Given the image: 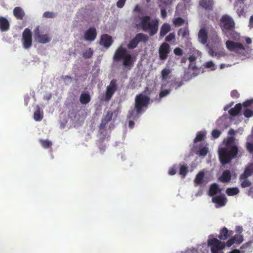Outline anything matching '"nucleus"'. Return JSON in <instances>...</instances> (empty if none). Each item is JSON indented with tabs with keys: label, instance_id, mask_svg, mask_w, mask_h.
I'll list each match as a JSON object with an SVG mask.
<instances>
[{
	"label": "nucleus",
	"instance_id": "dca6fc26",
	"mask_svg": "<svg viewBox=\"0 0 253 253\" xmlns=\"http://www.w3.org/2000/svg\"><path fill=\"white\" fill-rule=\"evenodd\" d=\"M113 41L111 36L108 34H103L100 37V44L108 48L112 44Z\"/></svg>",
	"mask_w": 253,
	"mask_h": 253
},
{
	"label": "nucleus",
	"instance_id": "a211bd4d",
	"mask_svg": "<svg viewBox=\"0 0 253 253\" xmlns=\"http://www.w3.org/2000/svg\"><path fill=\"white\" fill-rule=\"evenodd\" d=\"M233 234L232 230H228V229L223 227L220 229L219 231V234L217 236V237L220 240H226L228 237L231 236Z\"/></svg>",
	"mask_w": 253,
	"mask_h": 253
},
{
	"label": "nucleus",
	"instance_id": "37998d69",
	"mask_svg": "<svg viewBox=\"0 0 253 253\" xmlns=\"http://www.w3.org/2000/svg\"><path fill=\"white\" fill-rule=\"evenodd\" d=\"M170 92V89H164V90H161L159 94L160 98H162L168 95V94H169Z\"/></svg>",
	"mask_w": 253,
	"mask_h": 253
},
{
	"label": "nucleus",
	"instance_id": "5fc2aeb1",
	"mask_svg": "<svg viewBox=\"0 0 253 253\" xmlns=\"http://www.w3.org/2000/svg\"><path fill=\"white\" fill-rule=\"evenodd\" d=\"M62 79L67 84L71 83L72 78L69 76H65L62 77Z\"/></svg>",
	"mask_w": 253,
	"mask_h": 253
},
{
	"label": "nucleus",
	"instance_id": "423d86ee",
	"mask_svg": "<svg viewBox=\"0 0 253 253\" xmlns=\"http://www.w3.org/2000/svg\"><path fill=\"white\" fill-rule=\"evenodd\" d=\"M225 44L228 50L235 52L240 57L244 58H249L251 57L252 49L249 47H245L240 42L229 40L226 42Z\"/></svg>",
	"mask_w": 253,
	"mask_h": 253
},
{
	"label": "nucleus",
	"instance_id": "13d9d810",
	"mask_svg": "<svg viewBox=\"0 0 253 253\" xmlns=\"http://www.w3.org/2000/svg\"><path fill=\"white\" fill-rule=\"evenodd\" d=\"M253 102V101L252 100H247L244 102L243 105L245 107H249L252 105Z\"/></svg>",
	"mask_w": 253,
	"mask_h": 253
},
{
	"label": "nucleus",
	"instance_id": "8fccbe9b",
	"mask_svg": "<svg viewBox=\"0 0 253 253\" xmlns=\"http://www.w3.org/2000/svg\"><path fill=\"white\" fill-rule=\"evenodd\" d=\"M126 0H119L116 3L117 6L119 8L123 7L126 3Z\"/></svg>",
	"mask_w": 253,
	"mask_h": 253
},
{
	"label": "nucleus",
	"instance_id": "ea45409f",
	"mask_svg": "<svg viewBox=\"0 0 253 253\" xmlns=\"http://www.w3.org/2000/svg\"><path fill=\"white\" fill-rule=\"evenodd\" d=\"M204 66L206 68H210L211 70H214L216 69V66L212 61H210L207 62L205 63Z\"/></svg>",
	"mask_w": 253,
	"mask_h": 253
},
{
	"label": "nucleus",
	"instance_id": "4be33fe9",
	"mask_svg": "<svg viewBox=\"0 0 253 253\" xmlns=\"http://www.w3.org/2000/svg\"><path fill=\"white\" fill-rule=\"evenodd\" d=\"M252 174H253V164H251L245 168L244 172L241 174L240 179H247Z\"/></svg>",
	"mask_w": 253,
	"mask_h": 253
},
{
	"label": "nucleus",
	"instance_id": "6e6d98bb",
	"mask_svg": "<svg viewBox=\"0 0 253 253\" xmlns=\"http://www.w3.org/2000/svg\"><path fill=\"white\" fill-rule=\"evenodd\" d=\"M181 253H198L197 250L193 248L185 251V252H182Z\"/></svg>",
	"mask_w": 253,
	"mask_h": 253
},
{
	"label": "nucleus",
	"instance_id": "603ef678",
	"mask_svg": "<svg viewBox=\"0 0 253 253\" xmlns=\"http://www.w3.org/2000/svg\"><path fill=\"white\" fill-rule=\"evenodd\" d=\"M176 167L175 166H173L172 167L169 169V175H173L176 172Z\"/></svg>",
	"mask_w": 253,
	"mask_h": 253
},
{
	"label": "nucleus",
	"instance_id": "774afa93",
	"mask_svg": "<svg viewBox=\"0 0 253 253\" xmlns=\"http://www.w3.org/2000/svg\"><path fill=\"white\" fill-rule=\"evenodd\" d=\"M229 253H240V252L239 250L234 249L230 252Z\"/></svg>",
	"mask_w": 253,
	"mask_h": 253
},
{
	"label": "nucleus",
	"instance_id": "f03ea898",
	"mask_svg": "<svg viewBox=\"0 0 253 253\" xmlns=\"http://www.w3.org/2000/svg\"><path fill=\"white\" fill-rule=\"evenodd\" d=\"M244 240L243 236L236 234L229 239L226 243L215 238H210L208 240V246L210 248L211 253H224L222 250L226 246L231 247L234 244L240 245Z\"/></svg>",
	"mask_w": 253,
	"mask_h": 253
},
{
	"label": "nucleus",
	"instance_id": "09e8293b",
	"mask_svg": "<svg viewBox=\"0 0 253 253\" xmlns=\"http://www.w3.org/2000/svg\"><path fill=\"white\" fill-rule=\"evenodd\" d=\"M135 110H129L128 113L127 119H135L137 117L134 116Z\"/></svg>",
	"mask_w": 253,
	"mask_h": 253
},
{
	"label": "nucleus",
	"instance_id": "4468645a",
	"mask_svg": "<svg viewBox=\"0 0 253 253\" xmlns=\"http://www.w3.org/2000/svg\"><path fill=\"white\" fill-rule=\"evenodd\" d=\"M97 32L94 27H90L84 33V38L86 41H93L96 38Z\"/></svg>",
	"mask_w": 253,
	"mask_h": 253
},
{
	"label": "nucleus",
	"instance_id": "2f4dec72",
	"mask_svg": "<svg viewBox=\"0 0 253 253\" xmlns=\"http://www.w3.org/2000/svg\"><path fill=\"white\" fill-rule=\"evenodd\" d=\"M239 190L237 187L228 188L226 190V193L228 196H234L238 194Z\"/></svg>",
	"mask_w": 253,
	"mask_h": 253
},
{
	"label": "nucleus",
	"instance_id": "58836bf2",
	"mask_svg": "<svg viewBox=\"0 0 253 253\" xmlns=\"http://www.w3.org/2000/svg\"><path fill=\"white\" fill-rule=\"evenodd\" d=\"M184 22V20L181 17H177L174 18L173 20V23L175 26H180L182 25Z\"/></svg>",
	"mask_w": 253,
	"mask_h": 253
},
{
	"label": "nucleus",
	"instance_id": "864d4df0",
	"mask_svg": "<svg viewBox=\"0 0 253 253\" xmlns=\"http://www.w3.org/2000/svg\"><path fill=\"white\" fill-rule=\"evenodd\" d=\"M231 96L233 98H238L240 96V94L237 90H233L231 92Z\"/></svg>",
	"mask_w": 253,
	"mask_h": 253
},
{
	"label": "nucleus",
	"instance_id": "c03bdc74",
	"mask_svg": "<svg viewBox=\"0 0 253 253\" xmlns=\"http://www.w3.org/2000/svg\"><path fill=\"white\" fill-rule=\"evenodd\" d=\"M175 36L174 33H171L169 35H168L166 38L165 41L167 42H170L172 40L175 39Z\"/></svg>",
	"mask_w": 253,
	"mask_h": 253
},
{
	"label": "nucleus",
	"instance_id": "0eeeda50",
	"mask_svg": "<svg viewBox=\"0 0 253 253\" xmlns=\"http://www.w3.org/2000/svg\"><path fill=\"white\" fill-rule=\"evenodd\" d=\"M150 98L142 94L139 93L135 97L134 110L137 115H139L144 111V107H146L150 102Z\"/></svg>",
	"mask_w": 253,
	"mask_h": 253
},
{
	"label": "nucleus",
	"instance_id": "9d476101",
	"mask_svg": "<svg viewBox=\"0 0 253 253\" xmlns=\"http://www.w3.org/2000/svg\"><path fill=\"white\" fill-rule=\"evenodd\" d=\"M22 42L25 49H28L32 45V33L30 29L26 28L22 33Z\"/></svg>",
	"mask_w": 253,
	"mask_h": 253
},
{
	"label": "nucleus",
	"instance_id": "f704fd0d",
	"mask_svg": "<svg viewBox=\"0 0 253 253\" xmlns=\"http://www.w3.org/2000/svg\"><path fill=\"white\" fill-rule=\"evenodd\" d=\"M170 73V70L169 68H165L161 71V77L162 80H166L169 74Z\"/></svg>",
	"mask_w": 253,
	"mask_h": 253
},
{
	"label": "nucleus",
	"instance_id": "bf43d9fd",
	"mask_svg": "<svg viewBox=\"0 0 253 253\" xmlns=\"http://www.w3.org/2000/svg\"><path fill=\"white\" fill-rule=\"evenodd\" d=\"M161 16L163 18H165L167 17V13L165 9H162L161 10Z\"/></svg>",
	"mask_w": 253,
	"mask_h": 253
},
{
	"label": "nucleus",
	"instance_id": "7c9ffc66",
	"mask_svg": "<svg viewBox=\"0 0 253 253\" xmlns=\"http://www.w3.org/2000/svg\"><path fill=\"white\" fill-rule=\"evenodd\" d=\"M39 141L42 147L45 149L51 148L52 145L51 141L48 139H40Z\"/></svg>",
	"mask_w": 253,
	"mask_h": 253
},
{
	"label": "nucleus",
	"instance_id": "a19ab883",
	"mask_svg": "<svg viewBox=\"0 0 253 253\" xmlns=\"http://www.w3.org/2000/svg\"><path fill=\"white\" fill-rule=\"evenodd\" d=\"M208 152V149L207 147H204L198 151V154L200 156L205 157L207 155Z\"/></svg>",
	"mask_w": 253,
	"mask_h": 253
},
{
	"label": "nucleus",
	"instance_id": "6ab92c4d",
	"mask_svg": "<svg viewBox=\"0 0 253 253\" xmlns=\"http://www.w3.org/2000/svg\"><path fill=\"white\" fill-rule=\"evenodd\" d=\"M199 41L202 44H205L208 41V33L205 28H201L198 33Z\"/></svg>",
	"mask_w": 253,
	"mask_h": 253
},
{
	"label": "nucleus",
	"instance_id": "72a5a7b5",
	"mask_svg": "<svg viewBox=\"0 0 253 253\" xmlns=\"http://www.w3.org/2000/svg\"><path fill=\"white\" fill-rule=\"evenodd\" d=\"M188 172V167L185 165H183L182 166H180V169H179V174L182 176V177L183 178H184L187 173Z\"/></svg>",
	"mask_w": 253,
	"mask_h": 253
},
{
	"label": "nucleus",
	"instance_id": "6e6552de",
	"mask_svg": "<svg viewBox=\"0 0 253 253\" xmlns=\"http://www.w3.org/2000/svg\"><path fill=\"white\" fill-rule=\"evenodd\" d=\"M149 40V37L142 33L137 34L127 44V48L129 49H133L136 48L139 42H147Z\"/></svg>",
	"mask_w": 253,
	"mask_h": 253
},
{
	"label": "nucleus",
	"instance_id": "ddd939ff",
	"mask_svg": "<svg viewBox=\"0 0 253 253\" xmlns=\"http://www.w3.org/2000/svg\"><path fill=\"white\" fill-rule=\"evenodd\" d=\"M211 179L205 176V169H203L197 174L194 181L195 185H200L204 183H207Z\"/></svg>",
	"mask_w": 253,
	"mask_h": 253
},
{
	"label": "nucleus",
	"instance_id": "f257e3e1",
	"mask_svg": "<svg viewBox=\"0 0 253 253\" xmlns=\"http://www.w3.org/2000/svg\"><path fill=\"white\" fill-rule=\"evenodd\" d=\"M235 138L230 136L223 140L224 146L219 148L218 153L220 163L223 165L230 163L232 160L236 158L239 153L238 146L235 144Z\"/></svg>",
	"mask_w": 253,
	"mask_h": 253
},
{
	"label": "nucleus",
	"instance_id": "e433bc0d",
	"mask_svg": "<svg viewBox=\"0 0 253 253\" xmlns=\"http://www.w3.org/2000/svg\"><path fill=\"white\" fill-rule=\"evenodd\" d=\"M93 54V50L90 48H89L88 49L83 52V56L85 59H88L92 56Z\"/></svg>",
	"mask_w": 253,
	"mask_h": 253
},
{
	"label": "nucleus",
	"instance_id": "7ed1b4c3",
	"mask_svg": "<svg viewBox=\"0 0 253 253\" xmlns=\"http://www.w3.org/2000/svg\"><path fill=\"white\" fill-rule=\"evenodd\" d=\"M113 60L115 62L123 61V65L128 69H131L135 61L133 57L126 48L120 45L115 51L113 55Z\"/></svg>",
	"mask_w": 253,
	"mask_h": 253
},
{
	"label": "nucleus",
	"instance_id": "aec40b11",
	"mask_svg": "<svg viewBox=\"0 0 253 253\" xmlns=\"http://www.w3.org/2000/svg\"><path fill=\"white\" fill-rule=\"evenodd\" d=\"M9 23L8 20L2 16H0V30L5 32L9 29Z\"/></svg>",
	"mask_w": 253,
	"mask_h": 253
},
{
	"label": "nucleus",
	"instance_id": "5701e85b",
	"mask_svg": "<svg viewBox=\"0 0 253 253\" xmlns=\"http://www.w3.org/2000/svg\"><path fill=\"white\" fill-rule=\"evenodd\" d=\"M80 102L82 105H86L91 101V96L88 92H83L80 96Z\"/></svg>",
	"mask_w": 253,
	"mask_h": 253
},
{
	"label": "nucleus",
	"instance_id": "0e129e2a",
	"mask_svg": "<svg viewBox=\"0 0 253 253\" xmlns=\"http://www.w3.org/2000/svg\"><path fill=\"white\" fill-rule=\"evenodd\" d=\"M134 126V123L133 121L129 120L128 122V126L130 128H132Z\"/></svg>",
	"mask_w": 253,
	"mask_h": 253
},
{
	"label": "nucleus",
	"instance_id": "a18cd8bd",
	"mask_svg": "<svg viewBox=\"0 0 253 253\" xmlns=\"http://www.w3.org/2000/svg\"><path fill=\"white\" fill-rule=\"evenodd\" d=\"M246 148L250 154H253V143L248 142L246 144Z\"/></svg>",
	"mask_w": 253,
	"mask_h": 253
},
{
	"label": "nucleus",
	"instance_id": "f3484780",
	"mask_svg": "<svg viewBox=\"0 0 253 253\" xmlns=\"http://www.w3.org/2000/svg\"><path fill=\"white\" fill-rule=\"evenodd\" d=\"M212 202L216 204V208L224 206L227 203V199L224 195L214 196Z\"/></svg>",
	"mask_w": 253,
	"mask_h": 253
},
{
	"label": "nucleus",
	"instance_id": "c85d7f7f",
	"mask_svg": "<svg viewBox=\"0 0 253 253\" xmlns=\"http://www.w3.org/2000/svg\"><path fill=\"white\" fill-rule=\"evenodd\" d=\"M43 118L42 113H41L39 106L37 107V109L34 113V119L36 121H41Z\"/></svg>",
	"mask_w": 253,
	"mask_h": 253
},
{
	"label": "nucleus",
	"instance_id": "2eb2a0df",
	"mask_svg": "<svg viewBox=\"0 0 253 253\" xmlns=\"http://www.w3.org/2000/svg\"><path fill=\"white\" fill-rule=\"evenodd\" d=\"M199 5L206 11H211L213 10L214 1L213 0H200Z\"/></svg>",
	"mask_w": 253,
	"mask_h": 253
},
{
	"label": "nucleus",
	"instance_id": "de8ad7c7",
	"mask_svg": "<svg viewBox=\"0 0 253 253\" xmlns=\"http://www.w3.org/2000/svg\"><path fill=\"white\" fill-rule=\"evenodd\" d=\"M55 14L52 12L46 11L43 14V16L45 18H53Z\"/></svg>",
	"mask_w": 253,
	"mask_h": 253
},
{
	"label": "nucleus",
	"instance_id": "3c124183",
	"mask_svg": "<svg viewBox=\"0 0 253 253\" xmlns=\"http://www.w3.org/2000/svg\"><path fill=\"white\" fill-rule=\"evenodd\" d=\"M174 53L176 55H178V56H181L183 54V51L182 50L179 48V47H176L174 49Z\"/></svg>",
	"mask_w": 253,
	"mask_h": 253
},
{
	"label": "nucleus",
	"instance_id": "c756f323",
	"mask_svg": "<svg viewBox=\"0 0 253 253\" xmlns=\"http://www.w3.org/2000/svg\"><path fill=\"white\" fill-rule=\"evenodd\" d=\"M196 57L193 55H191L188 59L190 61L189 68H191L193 70H196L198 67L195 65V61L196 60Z\"/></svg>",
	"mask_w": 253,
	"mask_h": 253
},
{
	"label": "nucleus",
	"instance_id": "4c0bfd02",
	"mask_svg": "<svg viewBox=\"0 0 253 253\" xmlns=\"http://www.w3.org/2000/svg\"><path fill=\"white\" fill-rule=\"evenodd\" d=\"M241 180H242L241 186L243 188H246L250 187L251 184L252 182L251 181L248 180L247 179H240Z\"/></svg>",
	"mask_w": 253,
	"mask_h": 253
},
{
	"label": "nucleus",
	"instance_id": "9b49d317",
	"mask_svg": "<svg viewBox=\"0 0 253 253\" xmlns=\"http://www.w3.org/2000/svg\"><path fill=\"white\" fill-rule=\"evenodd\" d=\"M34 32L35 39L39 43H46L49 42L51 40V38L48 34L42 35L40 33L39 26L36 27Z\"/></svg>",
	"mask_w": 253,
	"mask_h": 253
},
{
	"label": "nucleus",
	"instance_id": "49530a36",
	"mask_svg": "<svg viewBox=\"0 0 253 253\" xmlns=\"http://www.w3.org/2000/svg\"><path fill=\"white\" fill-rule=\"evenodd\" d=\"M221 134V132L217 129H214L212 130L211 135L214 138H217Z\"/></svg>",
	"mask_w": 253,
	"mask_h": 253
},
{
	"label": "nucleus",
	"instance_id": "393cba45",
	"mask_svg": "<svg viewBox=\"0 0 253 253\" xmlns=\"http://www.w3.org/2000/svg\"><path fill=\"white\" fill-rule=\"evenodd\" d=\"M231 178V174L229 170L223 171L222 175L219 177V180L224 183L230 181Z\"/></svg>",
	"mask_w": 253,
	"mask_h": 253
},
{
	"label": "nucleus",
	"instance_id": "69168bd1",
	"mask_svg": "<svg viewBox=\"0 0 253 253\" xmlns=\"http://www.w3.org/2000/svg\"><path fill=\"white\" fill-rule=\"evenodd\" d=\"M237 13L239 16H241L244 13L243 9L241 8V9H237Z\"/></svg>",
	"mask_w": 253,
	"mask_h": 253
},
{
	"label": "nucleus",
	"instance_id": "338daca9",
	"mask_svg": "<svg viewBox=\"0 0 253 253\" xmlns=\"http://www.w3.org/2000/svg\"><path fill=\"white\" fill-rule=\"evenodd\" d=\"M235 131L233 129H230L228 131V134L232 135L235 134Z\"/></svg>",
	"mask_w": 253,
	"mask_h": 253
},
{
	"label": "nucleus",
	"instance_id": "b1692460",
	"mask_svg": "<svg viewBox=\"0 0 253 253\" xmlns=\"http://www.w3.org/2000/svg\"><path fill=\"white\" fill-rule=\"evenodd\" d=\"M113 115V112L112 111H108L106 116L102 119L100 123V126L104 127L106 125L111 121Z\"/></svg>",
	"mask_w": 253,
	"mask_h": 253
},
{
	"label": "nucleus",
	"instance_id": "473e14b6",
	"mask_svg": "<svg viewBox=\"0 0 253 253\" xmlns=\"http://www.w3.org/2000/svg\"><path fill=\"white\" fill-rule=\"evenodd\" d=\"M178 36H181L182 38H185L189 35V30L187 27L180 28L177 32Z\"/></svg>",
	"mask_w": 253,
	"mask_h": 253
},
{
	"label": "nucleus",
	"instance_id": "1a4fd4ad",
	"mask_svg": "<svg viewBox=\"0 0 253 253\" xmlns=\"http://www.w3.org/2000/svg\"><path fill=\"white\" fill-rule=\"evenodd\" d=\"M118 84L116 79L112 80L109 84L107 86L105 91V101H109L114 94L117 90Z\"/></svg>",
	"mask_w": 253,
	"mask_h": 253
},
{
	"label": "nucleus",
	"instance_id": "e2e57ef3",
	"mask_svg": "<svg viewBox=\"0 0 253 253\" xmlns=\"http://www.w3.org/2000/svg\"><path fill=\"white\" fill-rule=\"evenodd\" d=\"M133 11L135 12L140 13L141 12V8L140 6L138 5H136L133 9Z\"/></svg>",
	"mask_w": 253,
	"mask_h": 253
},
{
	"label": "nucleus",
	"instance_id": "cd10ccee",
	"mask_svg": "<svg viewBox=\"0 0 253 253\" xmlns=\"http://www.w3.org/2000/svg\"><path fill=\"white\" fill-rule=\"evenodd\" d=\"M220 191L219 186L216 183L211 184L209 188V195L213 196Z\"/></svg>",
	"mask_w": 253,
	"mask_h": 253
},
{
	"label": "nucleus",
	"instance_id": "f8f14e48",
	"mask_svg": "<svg viewBox=\"0 0 253 253\" xmlns=\"http://www.w3.org/2000/svg\"><path fill=\"white\" fill-rule=\"evenodd\" d=\"M170 46L166 43L163 42L160 46L159 49V58L161 60H165L167 59L170 52Z\"/></svg>",
	"mask_w": 253,
	"mask_h": 253
},
{
	"label": "nucleus",
	"instance_id": "680f3d73",
	"mask_svg": "<svg viewBox=\"0 0 253 253\" xmlns=\"http://www.w3.org/2000/svg\"><path fill=\"white\" fill-rule=\"evenodd\" d=\"M243 230V228L242 226H237L236 227L235 231L236 232L239 233V234H240L241 233H242Z\"/></svg>",
	"mask_w": 253,
	"mask_h": 253
},
{
	"label": "nucleus",
	"instance_id": "79ce46f5",
	"mask_svg": "<svg viewBox=\"0 0 253 253\" xmlns=\"http://www.w3.org/2000/svg\"><path fill=\"white\" fill-rule=\"evenodd\" d=\"M244 116L246 118H249L253 116V110L249 109H246L243 113Z\"/></svg>",
	"mask_w": 253,
	"mask_h": 253
},
{
	"label": "nucleus",
	"instance_id": "4d7b16f0",
	"mask_svg": "<svg viewBox=\"0 0 253 253\" xmlns=\"http://www.w3.org/2000/svg\"><path fill=\"white\" fill-rule=\"evenodd\" d=\"M248 196L253 198V187H251L247 191Z\"/></svg>",
	"mask_w": 253,
	"mask_h": 253
},
{
	"label": "nucleus",
	"instance_id": "a878e982",
	"mask_svg": "<svg viewBox=\"0 0 253 253\" xmlns=\"http://www.w3.org/2000/svg\"><path fill=\"white\" fill-rule=\"evenodd\" d=\"M170 26L169 24L165 23L161 26L160 32V37H164L170 30Z\"/></svg>",
	"mask_w": 253,
	"mask_h": 253
},
{
	"label": "nucleus",
	"instance_id": "bb28decb",
	"mask_svg": "<svg viewBox=\"0 0 253 253\" xmlns=\"http://www.w3.org/2000/svg\"><path fill=\"white\" fill-rule=\"evenodd\" d=\"M242 109V105L241 103L237 104L234 107L230 109L228 112L232 116H236L240 112Z\"/></svg>",
	"mask_w": 253,
	"mask_h": 253
},
{
	"label": "nucleus",
	"instance_id": "39448f33",
	"mask_svg": "<svg viewBox=\"0 0 253 253\" xmlns=\"http://www.w3.org/2000/svg\"><path fill=\"white\" fill-rule=\"evenodd\" d=\"M219 26L222 32L225 35L228 36L227 33H231L230 35L231 38L235 39L236 37H239V35L237 33L232 34L234 32L235 23L230 16L227 14L222 15L219 20Z\"/></svg>",
	"mask_w": 253,
	"mask_h": 253
},
{
	"label": "nucleus",
	"instance_id": "20e7f679",
	"mask_svg": "<svg viewBox=\"0 0 253 253\" xmlns=\"http://www.w3.org/2000/svg\"><path fill=\"white\" fill-rule=\"evenodd\" d=\"M137 26L143 31L148 33L150 36H153L158 32L159 20L152 19L148 15L144 16L140 18V22Z\"/></svg>",
	"mask_w": 253,
	"mask_h": 253
},
{
	"label": "nucleus",
	"instance_id": "412c9836",
	"mask_svg": "<svg viewBox=\"0 0 253 253\" xmlns=\"http://www.w3.org/2000/svg\"><path fill=\"white\" fill-rule=\"evenodd\" d=\"M13 15L17 19L22 20L25 13L23 9L19 6L15 7L13 9Z\"/></svg>",
	"mask_w": 253,
	"mask_h": 253
},
{
	"label": "nucleus",
	"instance_id": "c9c22d12",
	"mask_svg": "<svg viewBox=\"0 0 253 253\" xmlns=\"http://www.w3.org/2000/svg\"><path fill=\"white\" fill-rule=\"evenodd\" d=\"M206 136V132L200 131L198 132L197 134L196 137L194 139V143H197L198 142L202 141Z\"/></svg>",
	"mask_w": 253,
	"mask_h": 253
},
{
	"label": "nucleus",
	"instance_id": "052dcab7",
	"mask_svg": "<svg viewBox=\"0 0 253 253\" xmlns=\"http://www.w3.org/2000/svg\"><path fill=\"white\" fill-rule=\"evenodd\" d=\"M213 38L217 42H219L220 41V39L218 37V34L216 32H214V34H213Z\"/></svg>",
	"mask_w": 253,
	"mask_h": 253
}]
</instances>
